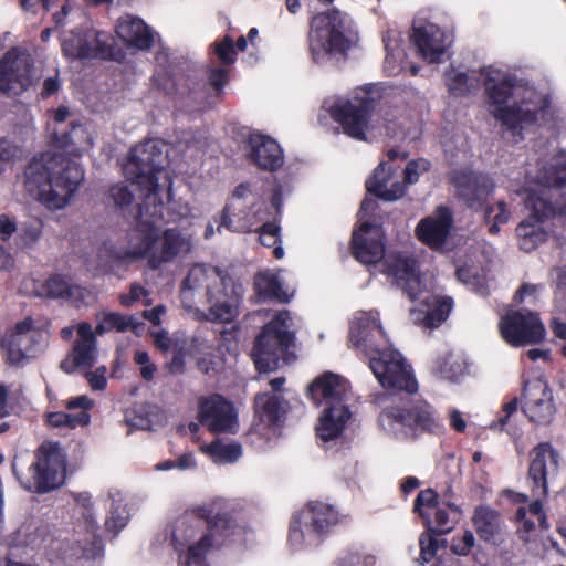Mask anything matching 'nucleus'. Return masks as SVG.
I'll use <instances>...</instances> for the list:
<instances>
[{"instance_id": "bb28decb", "label": "nucleus", "mask_w": 566, "mask_h": 566, "mask_svg": "<svg viewBox=\"0 0 566 566\" xmlns=\"http://www.w3.org/2000/svg\"><path fill=\"white\" fill-rule=\"evenodd\" d=\"M76 332L78 339L70 356L61 363V368L67 374L76 368H92L97 358V342L92 325L81 322L76 325Z\"/></svg>"}, {"instance_id": "0eeeda50", "label": "nucleus", "mask_w": 566, "mask_h": 566, "mask_svg": "<svg viewBox=\"0 0 566 566\" xmlns=\"http://www.w3.org/2000/svg\"><path fill=\"white\" fill-rule=\"evenodd\" d=\"M378 96L373 85L358 87L349 97L326 98L322 109L340 125L346 135L368 142L381 135L382 129L387 134H394L396 128L402 125L391 112H386L381 116L374 114Z\"/></svg>"}, {"instance_id": "39448f33", "label": "nucleus", "mask_w": 566, "mask_h": 566, "mask_svg": "<svg viewBox=\"0 0 566 566\" xmlns=\"http://www.w3.org/2000/svg\"><path fill=\"white\" fill-rule=\"evenodd\" d=\"M243 289L219 268L196 264L185 279L181 303L199 318L214 323H231L240 314Z\"/></svg>"}, {"instance_id": "3c124183", "label": "nucleus", "mask_w": 566, "mask_h": 566, "mask_svg": "<svg viewBox=\"0 0 566 566\" xmlns=\"http://www.w3.org/2000/svg\"><path fill=\"white\" fill-rule=\"evenodd\" d=\"M213 346L207 342H199L196 346L195 355L198 368L208 374L221 367L226 360L222 354L216 355L212 353Z\"/></svg>"}, {"instance_id": "49530a36", "label": "nucleus", "mask_w": 566, "mask_h": 566, "mask_svg": "<svg viewBox=\"0 0 566 566\" xmlns=\"http://www.w3.org/2000/svg\"><path fill=\"white\" fill-rule=\"evenodd\" d=\"M386 49L385 70L389 75L399 74L403 66V52L399 48L398 38L396 34L388 33L384 36Z\"/></svg>"}, {"instance_id": "6e6d98bb", "label": "nucleus", "mask_w": 566, "mask_h": 566, "mask_svg": "<svg viewBox=\"0 0 566 566\" xmlns=\"http://www.w3.org/2000/svg\"><path fill=\"white\" fill-rule=\"evenodd\" d=\"M420 555L423 563L431 560L439 547V539L431 532L423 533L419 538Z\"/></svg>"}, {"instance_id": "de8ad7c7", "label": "nucleus", "mask_w": 566, "mask_h": 566, "mask_svg": "<svg viewBox=\"0 0 566 566\" xmlns=\"http://www.w3.org/2000/svg\"><path fill=\"white\" fill-rule=\"evenodd\" d=\"M46 423L53 428L75 429L91 423V415L85 412L66 413L53 411L46 413Z\"/></svg>"}, {"instance_id": "7c9ffc66", "label": "nucleus", "mask_w": 566, "mask_h": 566, "mask_svg": "<svg viewBox=\"0 0 566 566\" xmlns=\"http://www.w3.org/2000/svg\"><path fill=\"white\" fill-rule=\"evenodd\" d=\"M352 416L353 413L348 403L323 407L315 424L317 439L323 443L339 440L343 437Z\"/></svg>"}, {"instance_id": "5fc2aeb1", "label": "nucleus", "mask_w": 566, "mask_h": 566, "mask_svg": "<svg viewBox=\"0 0 566 566\" xmlns=\"http://www.w3.org/2000/svg\"><path fill=\"white\" fill-rule=\"evenodd\" d=\"M214 53L224 64H231L235 61L237 50L230 36H224L220 42L214 44Z\"/></svg>"}, {"instance_id": "72a5a7b5", "label": "nucleus", "mask_w": 566, "mask_h": 566, "mask_svg": "<svg viewBox=\"0 0 566 566\" xmlns=\"http://www.w3.org/2000/svg\"><path fill=\"white\" fill-rule=\"evenodd\" d=\"M366 188L369 193L386 201H396L406 191L405 185L395 174L392 166L385 161H381L366 180Z\"/></svg>"}, {"instance_id": "1a4fd4ad", "label": "nucleus", "mask_w": 566, "mask_h": 566, "mask_svg": "<svg viewBox=\"0 0 566 566\" xmlns=\"http://www.w3.org/2000/svg\"><path fill=\"white\" fill-rule=\"evenodd\" d=\"M402 271L395 270L388 265V273L394 275L396 284L403 290L410 301L415 304L410 308V316L416 325L423 328H436L440 326L450 315L453 307V300L442 295L433 286L423 282L417 272L416 265L400 260Z\"/></svg>"}, {"instance_id": "5701e85b", "label": "nucleus", "mask_w": 566, "mask_h": 566, "mask_svg": "<svg viewBox=\"0 0 566 566\" xmlns=\"http://www.w3.org/2000/svg\"><path fill=\"white\" fill-rule=\"evenodd\" d=\"M198 419L212 433L235 434L239 431L238 411L220 395L200 399Z\"/></svg>"}, {"instance_id": "c756f323", "label": "nucleus", "mask_w": 566, "mask_h": 566, "mask_svg": "<svg viewBox=\"0 0 566 566\" xmlns=\"http://www.w3.org/2000/svg\"><path fill=\"white\" fill-rule=\"evenodd\" d=\"M159 244L150 256V266L159 268L164 263L176 262L187 256L193 247L190 235L184 234L175 228L165 230L159 234Z\"/></svg>"}, {"instance_id": "f8f14e48", "label": "nucleus", "mask_w": 566, "mask_h": 566, "mask_svg": "<svg viewBox=\"0 0 566 566\" xmlns=\"http://www.w3.org/2000/svg\"><path fill=\"white\" fill-rule=\"evenodd\" d=\"M347 14L339 10L315 15L308 34L310 52L317 64L338 60L356 44L357 36L349 28Z\"/></svg>"}, {"instance_id": "e433bc0d", "label": "nucleus", "mask_w": 566, "mask_h": 566, "mask_svg": "<svg viewBox=\"0 0 566 566\" xmlns=\"http://www.w3.org/2000/svg\"><path fill=\"white\" fill-rule=\"evenodd\" d=\"M76 505L82 510V515L86 526V534L83 544H78L71 552H65L66 557L78 558L83 556L86 551V545L93 544L97 536L98 523L94 512V502L92 495L87 492H82L75 495Z\"/></svg>"}, {"instance_id": "f3484780", "label": "nucleus", "mask_w": 566, "mask_h": 566, "mask_svg": "<svg viewBox=\"0 0 566 566\" xmlns=\"http://www.w3.org/2000/svg\"><path fill=\"white\" fill-rule=\"evenodd\" d=\"M285 413V401L279 395H258L255 419L248 432L249 442L258 449H264L275 442L281 436Z\"/></svg>"}, {"instance_id": "ddd939ff", "label": "nucleus", "mask_w": 566, "mask_h": 566, "mask_svg": "<svg viewBox=\"0 0 566 566\" xmlns=\"http://www.w3.org/2000/svg\"><path fill=\"white\" fill-rule=\"evenodd\" d=\"M252 197V190L249 185H239L230 202L223 209V214L217 230L220 231L224 227L230 231L249 232L258 229L269 218H281L282 191L279 187L273 189L270 206L265 202H247Z\"/></svg>"}, {"instance_id": "37998d69", "label": "nucleus", "mask_w": 566, "mask_h": 566, "mask_svg": "<svg viewBox=\"0 0 566 566\" xmlns=\"http://www.w3.org/2000/svg\"><path fill=\"white\" fill-rule=\"evenodd\" d=\"M255 290L259 295L268 298H275L280 302H290L292 294L283 287L279 272L262 271L254 280Z\"/></svg>"}, {"instance_id": "2eb2a0df", "label": "nucleus", "mask_w": 566, "mask_h": 566, "mask_svg": "<svg viewBox=\"0 0 566 566\" xmlns=\"http://www.w3.org/2000/svg\"><path fill=\"white\" fill-rule=\"evenodd\" d=\"M13 472L21 486L30 492L46 493L61 486L65 479V455L57 446L43 444L36 452V461L27 473Z\"/></svg>"}, {"instance_id": "a878e982", "label": "nucleus", "mask_w": 566, "mask_h": 566, "mask_svg": "<svg viewBox=\"0 0 566 566\" xmlns=\"http://www.w3.org/2000/svg\"><path fill=\"white\" fill-rule=\"evenodd\" d=\"M453 223L452 212L444 206L421 219L416 227L418 239L433 250H442Z\"/></svg>"}, {"instance_id": "052dcab7", "label": "nucleus", "mask_w": 566, "mask_h": 566, "mask_svg": "<svg viewBox=\"0 0 566 566\" xmlns=\"http://www.w3.org/2000/svg\"><path fill=\"white\" fill-rule=\"evenodd\" d=\"M135 363L140 366V375L145 380H151L155 376L157 367L150 361L148 353L145 350H136L134 355Z\"/></svg>"}, {"instance_id": "b1692460", "label": "nucleus", "mask_w": 566, "mask_h": 566, "mask_svg": "<svg viewBox=\"0 0 566 566\" xmlns=\"http://www.w3.org/2000/svg\"><path fill=\"white\" fill-rule=\"evenodd\" d=\"M39 332L31 318L18 322L12 328L0 335L3 357L10 365H21L29 356L34 355L33 342Z\"/></svg>"}, {"instance_id": "79ce46f5", "label": "nucleus", "mask_w": 566, "mask_h": 566, "mask_svg": "<svg viewBox=\"0 0 566 566\" xmlns=\"http://www.w3.org/2000/svg\"><path fill=\"white\" fill-rule=\"evenodd\" d=\"M453 182L458 188L459 195L465 199L470 206L489 193V189L484 185V178L473 172L455 174L453 176Z\"/></svg>"}, {"instance_id": "a211bd4d", "label": "nucleus", "mask_w": 566, "mask_h": 566, "mask_svg": "<svg viewBox=\"0 0 566 566\" xmlns=\"http://www.w3.org/2000/svg\"><path fill=\"white\" fill-rule=\"evenodd\" d=\"M38 81L34 60L23 49L13 48L0 59V93L19 96L35 85Z\"/></svg>"}, {"instance_id": "f03ea898", "label": "nucleus", "mask_w": 566, "mask_h": 566, "mask_svg": "<svg viewBox=\"0 0 566 566\" xmlns=\"http://www.w3.org/2000/svg\"><path fill=\"white\" fill-rule=\"evenodd\" d=\"M166 159L164 144L149 139L137 145L124 166L127 177L136 178L140 186L146 185L147 193L144 202L139 205L135 224L127 233V247L119 255L122 259L137 260L144 256L150 259L151 253L157 249L164 210L159 181L170 185L169 175L164 168Z\"/></svg>"}, {"instance_id": "412c9836", "label": "nucleus", "mask_w": 566, "mask_h": 566, "mask_svg": "<svg viewBox=\"0 0 566 566\" xmlns=\"http://www.w3.org/2000/svg\"><path fill=\"white\" fill-rule=\"evenodd\" d=\"M502 338L513 347H523L542 342L546 329L538 315L530 311H510L501 317Z\"/></svg>"}, {"instance_id": "4c0bfd02", "label": "nucleus", "mask_w": 566, "mask_h": 566, "mask_svg": "<svg viewBox=\"0 0 566 566\" xmlns=\"http://www.w3.org/2000/svg\"><path fill=\"white\" fill-rule=\"evenodd\" d=\"M199 450L217 465L233 464L243 455L242 444L234 440L216 439L210 443H202Z\"/></svg>"}, {"instance_id": "20e7f679", "label": "nucleus", "mask_w": 566, "mask_h": 566, "mask_svg": "<svg viewBox=\"0 0 566 566\" xmlns=\"http://www.w3.org/2000/svg\"><path fill=\"white\" fill-rule=\"evenodd\" d=\"M349 342L369 358L370 369L385 389L408 394L418 391V381L411 366L399 352L387 346L377 312L358 311L353 315Z\"/></svg>"}, {"instance_id": "864d4df0", "label": "nucleus", "mask_w": 566, "mask_h": 566, "mask_svg": "<svg viewBox=\"0 0 566 566\" xmlns=\"http://www.w3.org/2000/svg\"><path fill=\"white\" fill-rule=\"evenodd\" d=\"M485 219L490 224L489 232L495 234L500 230V226L504 224L510 219V213L506 210V203L499 201L494 206L485 209Z\"/></svg>"}, {"instance_id": "393cba45", "label": "nucleus", "mask_w": 566, "mask_h": 566, "mask_svg": "<svg viewBox=\"0 0 566 566\" xmlns=\"http://www.w3.org/2000/svg\"><path fill=\"white\" fill-rule=\"evenodd\" d=\"M524 413L537 424L549 423L555 416L553 391L547 381L538 377L524 384Z\"/></svg>"}, {"instance_id": "338daca9", "label": "nucleus", "mask_w": 566, "mask_h": 566, "mask_svg": "<svg viewBox=\"0 0 566 566\" xmlns=\"http://www.w3.org/2000/svg\"><path fill=\"white\" fill-rule=\"evenodd\" d=\"M228 82L227 71L224 69H212L209 72V83L218 93Z\"/></svg>"}, {"instance_id": "0e129e2a", "label": "nucleus", "mask_w": 566, "mask_h": 566, "mask_svg": "<svg viewBox=\"0 0 566 566\" xmlns=\"http://www.w3.org/2000/svg\"><path fill=\"white\" fill-rule=\"evenodd\" d=\"M518 409V399L513 398L509 402L503 406L502 412L503 415L500 417L499 421L493 424L494 428L504 429L509 423V420L512 415H514Z\"/></svg>"}, {"instance_id": "aec40b11", "label": "nucleus", "mask_w": 566, "mask_h": 566, "mask_svg": "<svg viewBox=\"0 0 566 566\" xmlns=\"http://www.w3.org/2000/svg\"><path fill=\"white\" fill-rule=\"evenodd\" d=\"M411 39L424 61L441 63L448 56L453 34L427 17L424 12H420L413 20Z\"/></svg>"}, {"instance_id": "6ab92c4d", "label": "nucleus", "mask_w": 566, "mask_h": 566, "mask_svg": "<svg viewBox=\"0 0 566 566\" xmlns=\"http://www.w3.org/2000/svg\"><path fill=\"white\" fill-rule=\"evenodd\" d=\"M113 42L111 33L87 24L65 33L62 50L72 60L107 59L113 54Z\"/></svg>"}, {"instance_id": "ea45409f", "label": "nucleus", "mask_w": 566, "mask_h": 566, "mask_svg": "<svg viewBox=\"0 0 566 566\" xmlns=\"http://www.w3.org/2000/svg\"><path fill=\"white\" fill-rule=\"evenodd\" d=\"M38 294L42 297L66 298L75 302L84 298L86 291L78 285H73L66 276L54 275L41 284Z\"/></svg>"}, {"instance_id": "c85d7f7f", "label": "nucleus", "mask_w": 566, "mask_h": 566, "mask_svg": "<svg viewBox=\"0 0 566 566\" xmlns=\"http://www.w3.org/2000/svg\"><path fill=\"white\" fill-rule=\"evenodd\" d=\"M308 395L315 405L322 407L347 403L349 385L342 376L327 371L310 385Z\"/></svg>"}, {"instance_id": "6e6552de", "label": "nucleus", "mask_w": 566, "mask_h": 566, "mask_svg": "<svg viewBox=\"0 0 566 566\" xmlns=\"http://www.w3.org/2000/svg\"><path fill=\"white\" fill-rule=\"evenodd\" d=\"M229 535L224 517L218 516L211 523L193 513H187L172 523L170 544L179 552L184 566H208V554Z\"/></svg>"}, {"instance_id": "c9c22d12", "label": "nucleus", "mask_w": 566, "mask_h": 566, "mask_svg": "<svg viewBox=\"0 0 566 566\" xmlns=\"http://www.w3.org/2000/svg\"><path fill=\"white\" fill-rule=\"evenodd\" d=\"M472 523L479 538L483 542L499 545L504 538V522L497 511L480 505L474 510Z\"/></svg>"}, {"instance_id": "2f4dec72", "label": "nucleus", "mask_w": 566, "mask_h": 566, "mask_svg": "<svg viewBox=\"0 0 566 566\" xmlns=\"http://www.w3.org/2000/svg\"><path fill=\"white\" fill-rule=\"evenodd\" d=\"M115 32L128 49L138 51L150 50L157 38V33L143 19L133 14H125L118 18L115 24Z\"/></svg>"}, {"instance_id": "f257e3e1", "label": "nucleus", "mask_w": 566, "mask_h": 566, "mask_svg": "<svg viewBox=\"0 0 566 566\" xmlns=\"http://www.w3.org/2000/svg\"><path fill=\"white\" fill-rule=\"evenodd\" d=\"M485 87L490 113L506 127L514 142L522 140L548 114L546 95L534 88L514 86L507 73L492 65L480 70ZM446 85L454 96H463L475 87V72L450 66L444 74Z\"/></svg>"}, {"instance_id": "680f3d73", "label": "nucleus", "mask_w": 566, "mask_h": 566, "mask_svg": "<svg viewBox=\"0 0 566 566\" xmlns=\"http://www.w3.org/2000/svg\"><path fill=\"white\" fill-rule=\"evenodd\" d=\"M94 406H95V401L86 395L71 397L64 401V407L67 410L78 409L80 410L78 412H85V413H90L88 411L91 409H93Z\"/></svg>"}, {"instance_id": "4be33fe9", "label": "nucleus", "mask_w": 566, "mask_h": 566, "mask_svg": "<svg viewBox=\"0 0 566 566\" xmlns=\"http://www.w3.org/2000/svg\"><path fill=\"white\" fill-rule=\"evenodd\" d=\"M415 512L423 520L428 531L449 533L457 524L460 510L454 504L441 503L432 489H426L417 495Z\"/></svg>"}, {"instance_id": "69168bd1", "label": "nucleus", "mask_w": 566, "mask_h": 566, "mask_svg": "<svg viewBox=\"0 0 566 566\" xmlns=\"http://www.w3.org/2000/svg\"><path fill=\"white\" fill-rule=\"evenodd\" d=\"M146 295L147 292L143 286L138 284H133L130 286L129 294L120 295L119 300L122 305L132 306L135 302L143 300V297H145Z\"/></svg>"}, {"instance_id": "4d7b16f0", "label": "nucleus", "mask_w": 566, "mask_h": 566, "mask_svg": "<svg viewBox=\"0 0 566 566\" xmlns=\"http://www.w3.org/2000/svg\"><path fill=\"white\" fill-rule=\"evenodd\" d=\"M430 168V163L424 158H418L407 164L405 169V178L408 184H415L419 180L420 176L427 172Z\"/></svg>"}, {"instance_id": "423d86ee", "label": "nucleus", "mask_w": 566, "mask_h": 566, "mask_svg": "<svg viewBox=\"0 0 566 566\" xmlns=\"http://www.w3.org/2000/svg\"><path fill=\"white\" fill-rule=\"evenodd\" d=\"M24 176L27 191L50 210L64 209L84 180L76 161L52 150L35 156Z\"/></svg>"}, {"instance_id": "9b49d317", "label": "nucleus", "mask_w": 566, "mask_h": 566, "mask_svg": "<svg viewBox=\"0 0 566 566\" xmlns=\"http://www.w3.org/2000/svg\"><path fill=\"white\" fill-rule=\"evenodd\" d=\"M343 518L338 509L329 503L308 502L291 520L287 537L290 548L293 552L316 549Z\"/></svg>"}, {"instance_id": "603ef678", "label": "nucleus", "mask_w": 566, "mask_h": 566, "mask_svg": "<svg viewBox=\"0 0 566 566\" xmlns=\"http://www.w3.org/2000/svg\"><path fill=\"white\" fill-rule=\"evenodd\" d=\"M136 147L137 146H135L130 151H133ZM130 155H132V153H129V157L127 159L130 158ZM127 161L128 160H126L124 164H126ZM125 165H123V167ZM123 172H125V171L123 170ZM124 175H126V174H124ZM125 177L130 180V182H132L130 186L134 189H130L128 186H126L124 184L115 185L111 189V196L114 199L115 205L119 206V207H125V206L130 205V202L133 201V198H134L133 191L136 189H138L142 192L143 197H145L147 193L146 185L140 186L136 178L132 179L127 176H125ZM144 200H145V198H143V201Z\"/></svg>"}, {"instance_id": "cd10ccee", "label": "nucleus", "mask_w": 566, "mask_h": 566, "mask_svg": "<svg viewBox=\"0 0 566 566\" xmlns=\"http://www.w3.org/2000/svg\"><path fill=\"white\" fill-rule=\"evenodd\" d=\"M559 454L549 443H539L531 452L530 479L536 495H546L547 478L558 472Z\"/></svg>"}, {"instance_id": "bf43d9fd", "label": "nucleus", "mask_w": 566, "mask_h": 566, "mask_svg": "<svg viewBox=\"0 0 566 566\" xmlns=\"http://www.w3.org/2000/svg\"><path fill=\"white\" fill-rule=\"evenodd\" d=\"M457 276L459 281L470 286L472 290H475L478 293H485L481 279L471 268H459L457 270Z\"/></svg>"}, {"instance_id": "f704fd0d", "label": "nucleus", "mask_w": 566, "mask_h": 566, "mask_svg": "<svg viewBox=\"0 0 566 566\" xmlns=\"http://www.w3.org/2000/svg\"><path fill=\"white\" fill-rule=\"evenodd\" d=\"M71 124L70 130L53 128L52 142L54 147L65 150L66 154L81 156L92 147L93 135L86 126L74 120Z\"/></svg>"}, {"instance_id": "a19ab883", "label": "nucleus", "mask_w": 566, "mask_h": 566, "mask_svg": "<svg viewBox=\"0 0 566 566\" xmlns=\"http://www.w3.org/2000/svg\"><path fill=\"white\" fill-rule=\"evenodd\" d=\"M96 327L94 329L95 337L105 333L116 331L118 333L132 329L138 332L143 323L138 322L135 316H126L116 312L102 311L95 316Z\"/></svg>"}, {"instance_id": "e2e57ef3", "label": "nucleus", "mask_w": 566, "mask_h": 566, "mask_svg": "<svg viewBox=\"0 0 566 566\" xmlns=\"http://www.w3.org/2000/svg\"><path fill=\"white\" fill-rule=\"evenodd\" d=\"M106 374L107 368L105 366H101L94 371L86 373L85 378L93 390H104L107 386Z\"/></svg>"}, {"instance_id": "a18cd8bd", "label": "nucleus", "mask_w": 566, "mask_h": 566, "mask_svg": "<svg viewBox=\"0 0 566 566\" xmlns=\"http://www.w3.org/2000/svg\"><path fill=\"white\" fill-rule=\"evenodd\" d=\"M281 218H269L256 230L259 232V240L264 247L273 248V254L276 259H282L284 250L281 240V228L279 226Z\"/></svg>"}, {"instance_id": "7ed1b4c3", "label": "nucleus", "mask_w": 566, "mask_h": 566, "mask_svg": "<svg viewBox=\"0 0 566 566\" xmlns=\"http://www.w3.org/2000/svg\"><path fill=\"white\" fill-rule=\"evenodd\" d=\"M528 217L516 228L520 247L531 252L546 241V221L556 209L566 216V151L538 163L535 171H526L523 189Z\"/></svg>"}, {"instance_id": "4468645a", "label": "nucleus", "mask_w": 566, "mask_h": 566, "mask_svg": "<svg viewBox=\"0 0 566 566\" xmlns=\"http://www.w3.org/2000/svg\"><path fill=\"white\" fill-rule=\"evenodd\" d=\"M290 312L281 311L269 322L255 339L251 357L260 373H271L279 367L280 359L293 339Z\"/></svg>"}, {"instance_id": "473e14b6", "label": "nucleus", "mask_w": 566, "mask_h": 566, "mask_svg": "<svg viewBox=\"0 0 566 566\" xmlns=\"http://www.w3.org/2000/svg\"><path fill=\"white\" fill-rule=\"evenodd\" d=\"M247 155L258 167L265 170H275L284 163L281 146L273 138L259 133L249 136Z\"/></svg>"}, {"instance_id": "8fccbe9b", "label": "nucleus", "mask_w": 566, "mask_h": 566, "mask_svg": "<svg viewBox=\"0 0 566 566\" xmlns=\"http://www.w3.org/2000/svg\"><path fill=\"white\" fill-rule=\"evenodd\" d=\"M433 370L441 379L458 381L464 373V367L457 356L448 354L434 361Z\"/></svg>"}, {"instance_id": "58836bf2", "label": "nucleus", "mask_w": 566, "mask_h": 566, "mask_svg": "<svg viewBox=\"0 0 566 566\" xmlns=\"http://www.w3.org/2000/svg\"><path fill=\"white\" fill-rule=\"evenodd\" d=\"M153 83L158 90L163 91L164 93L169 95L175 94V104L180 109L185 112H192L202 108L201 103L198 101L197 95H193L191 93L185 94V92L179 91L176 86L175 80L164 69L156 71V73L153 76Z\"/></svg>"}, {"instance_id": "9d476101", "label": "nucleus", "mask_w": 566, "mask_h": 566, "mask_svg": "<svg viewBox=\"0 0 566 566\" xmlns=\"http://www.w3.org/2000/svg\"><path fill=\"white\" fill-rule=\"evenodd\" d=\"M384 434L399 442L413 441L422 434H439L443 422L437 409L424 399L386 406L378 418Z\"/></svg>"}, {"instance_id": "774afa93", "label": "nucleus", "mask_w": 566, "mask_h": 566, "mask_svg": "<svg viewBox=\"0 0 566 566\" xmlns=\"http://www.w3.org/2000/svg\"><path fill=\"white\" fill-rule=\"evenodd\" d=\"M198 467L197 459L192 452L180 454L176 459V469L180 471L196 470Z\"/></svg>"}, {"instance_id": "09e8293b", "label": "nucleus", "mask_w": 566, "mask_h": 566, "mask_svg": "<svg viewBox=\"0 0 566 566\" xmlns=\"http://www.w3.org/2000/svg\"><path fill=\"white\" fill-rule=\"evenodd\" d=\"M516 516L522 523L523 531L526 533L531 532L535 527L536 523H538L539 526L544 530L548 528L546 516L543 513L542 503L538 500L531 503L527 509L520 507L517 510Z\"/></svg>"}, {"instance_id": "c03bdc74", "label": "nucleus", "mask_w": 566, "mask_h": 566, "mask_svg": "<svg viewBox=\"0 0 566 566\" xmlns=\"http://www.w3.org/2000/svg\"><path fill=\"white\" fill-rule=\"evenodd\" d=\"M129 513L124 496L120 492L112 493L109 496L108 515L105 522L106 530L117 534L128 523Z\"/></svg>"}, {"instance_id": "13d9d810", "label": "nucleus", "mask_w": 566, "mask_h": 566, "mask_svg": "<svg viewBox=\"0 0 566 566\" xmlns=\"http://www.w3.org/2000/svg\"><path fill=\"white\" fill-rule=\"evenodd\" d=\"M474 545V534L471 531H465L462 536L453 538L451 551L458 556H468Z\"/></svg>"}, {"instance_id": "dca6fc26", "label": "nucleus", "mask_w": 566, "mask_h": 566, "mask_svg": "<svg viewBox=\"0 0 566 566\" xmlns=\"http://www.w3.org/2000/svg\"><path fill=\"white\" fill-rule=\"evenodd\" d=\"M352 249L357 261L366 265H375L379 268L381 273L392 279L394 275L387 271L388 265L400 272L402 271L400 260L409 262L412 266L416 265L415 260L406 256L385 255L384 230L381 227L369 222L360 223L359 228L353 233Z\"/></svg>"}]
</instances>
